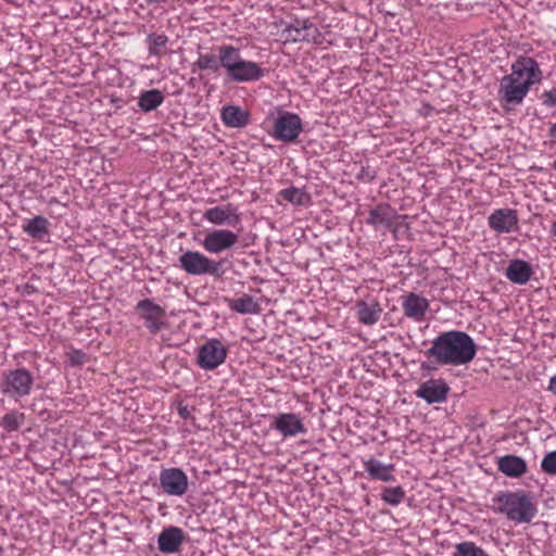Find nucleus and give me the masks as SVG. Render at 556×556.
<instances>
[{"label": "nucleus", "instance_id": "nucleus-1", "mask_svg": "<svg viewBox=\"0 0 556 556\" xmlns=\"http://www.w3.org/2000/svg\"><path fill=\"white\" fill-rule=\"evenodd\" d=\"M473 339L460 330L441 332L426 352L439 365L462 366L470 363L477 354Z\"/></svg>", "mask_w": 556, "mask_h": 556}, {"label": "nucleus", "instance_id": "nucleus-2", "mask_svg": "<svg viewBox=\"0 0 556 556\" xmlns=\"http://www.w3.org/2000/svg\"><path fill=\"white\" fill-rule=\"evenodd\" d=\"M493 502L500 504L497 513L518 523H529L538 514L532 497L522 490L500 492L493 497Z\"/></svg>", "mask_w": 556, "mask_h": 556}, {"label": "nucleus", "instance_id": "nucleus-3", "mask_svg": "<svg viewBox=\"0 0 556 556\" xmlns=\"http://www.w3.org/2000/svg\"><path fill=\"white\" fill-rule=\"evenodd\" d=\"M222 64L228 78L238 84L257 81L265 76V68L260 63L244 60L240 49L231 45L223 50Z\"/></svg>", "mask_w": 556, "mask_h": 556}, {"label": "nucleus", "instance_id": "nucleus-4", "mask_svg": "<svg viewBox=\"0 0 556 556\" xmlns=\"http://www.w3.org/2000/svg\"><path fill=\"white\" fill-rule=\"evenodd\" d=\"M223 261H215L199 251L188 250L179 256V266L191 276H204L219 278L224 274Z\"/></svg>", "mask_w": 556, "mask_h": 556}, {"label": "nucleus", "instance_id": "nucleus-5", "mask_svg": "<svg viewBox=\"0 0 556 556\" xmlns=\"http://www.w3.org/2000/svg\"><path fill=\"white\" fill-rule=\"evenodd\" d=\"M303 131L300 116L292 112L279 111L274 121L273 136L282 142H294Z\"/></svg>", "mask_w": 556, "mask_h": 556}, {"label": "nucleus", "instance_id": "nucleus-6", "mask_svg": "<svg viewBox=\"0 0 556 556\" xmlns=\"http://www.w3.org/2000/svg\"><path fill=\"white\" fill-rule=\"evenodd\" d=\"M228 350L218 339H210L199 348L197 365L204 370H214L227 357Z\"/></svg>", "mask_w": 556, "mask_h": 556}, {"label": "nucleus", "instance_id": "nucleus-7", "mask_svg": "<svg viewBox=\"0 0 556 556\" xmlns=\"http://www.w3.org/2000/svg\"><path fill=\"white\" fill-rule=\"evenodd\" d=\"M159 481L163 492L169 496H184L189 489L188 476L178 467L162 469Z\"/></svg>", "mask_w": 556, "mask_h": 556}, {"label": "nucleus", "instance_id": "nucleus-8", "mask_svg": "<svg viewBox=\"0 0 556 556\" xmlns=\"http://www.w3.org/2000/svg\"><path fill=\"white\" fill-rule=\"evenodd\" d=\"M136 311L143 319L144 326L150 333L156 334L166 327L165 309L152 300H140L136 305Z\"/></svg>", "mask_w": 556, "mask_h": 556}, {"label": "nucleus", "instance_id": "nucleus-9", "mask_svg": "<svg viewBox=\"0 0 556 556\" xmlns=\"http://www.w3.org/2000/svg\"><path fill=\"white\" fill-rule=\"evenodd\" d=\"M531 81L519 83L510 77L504 76L498 88V99L502 104L516 106L522 103L529 93Z\"/></svg>", "mask_w": 556, "mask_h": 556}, {"label": "nucleus", "instance_id": "nucleus-10", "mask_svg": "<svg viewBox=\"0 0 556 556\" xmlns=\"http://www.w3.org/2000/svg\"><path fill=\"white\" fill-rule=\"evenodd\" d=\"M510 71L506 76L519 83L531 81V85H535L543 78L539 63L530 56H518L511 64Z\"/></svg>", "mask_w": 556, "mask_h": 556}, {"label": "nucleus", "instance_id": "nucleus-11", "mask_svg": "<svg viewBox=\"0 0 556 556\" xmlns=\"http://www.w3.org/2000/svg\"><path fill=\"white\" fill-rule=\"evenodd\" d=\"M239 241V236L229 229H214L204 236L203 249L211 254H219L232 249Z\"/></svg>", "mask_w": 556, "mask_h": 556}, {"label": "nucleus", "instance_id": "nucleus-12", "mask_svg": "<svg viewBox=\"0 0 556 556\" xmlns=\"http://www.w3.org/2000/svg\"><path fill=\"white\" fill-rule=\"evenodd\" d=\"M270 429L279 432L285 439L305 434L307 431L302 418L295 413L274 415L270 421Z\"/></svg>", "mask_w": 556, "mask_h": 556}, {"label": "nucleus", "instance_id": "nucleus-13", "mask_svg": "<svg viewBox=\"0 0 556 556\" xmlns=\"http://www.w3.org/2000/svg\"><path fill=\"white\" fill-rule=\"evenodd\" d=\"M488 226L496 233H509L519 229L518 213L514 208H496L488 217Z\"/></svg>", "mask_w": 556, "mask_h": 556}, {"label": "nucleus", "instance_id": "nucleus-14", "mask_svg": "<svg viewBox=\"0 0 556 556\" xmlns=\"http://www.w3.org/2000/svg\"><path fill=\"white\" fill-rule=\"evenodd\" d=\"M450 387L443 379H429L419 384L415 396L428 404H440L446 401Z\"/></svg>", "mask_w": 556, "mask_h": 556}, {"label": "nucleus", "instance_id": "nucleus-15", "mask_svg": "<svg viewBox=\"0 0 556 556\" xmlns=\"http://www.w3.org/2000/svg\"><path fill=\"white\" fill-rule=\"evenodd\" d=\"M396 218L397 213L389 203H379L369 211L366 224L375 230L394 229Z\"/></svg>", "mask_w": 556, "mask_h": 556}, {"label": "nucleus", "instance_id": "nucleus-16", "mask_svg": "<svg viewBox=\"0 0 556 556\" xmlns=\"http://www.w3.org/2000/svg\"><path fill=\"white\" fill-rule=\"evenodd\" d=\"M401 305L407 318L420 323L425 319L430 303L426 298L415 292H408L401 296Z\"/></svg>", "mask_w": 556, "mask_h": 556}, {"label": "nucleus", "instance_id": "nucleus-17", "mask_svg": "<svg viewBox=\"0 0 556 556\" xmlns=\"http://www.w3.org/2000/svg\"><path fill=\"white\" fill-rule=\"evenodd\" d=\"M185 541V532L181 528L169 526L164 528L157 538L159 549L164 554H174L179 551Z\"/></svg>", "mask_w": 556, "mask_h": 556}, {"label": "nucleus", "instance_id": "nucleus-18", "mask_svg": "<svg viewBox=\"0 0 556 556\" xmlns=\"http://www.w3.org/2000/svg\"><path fill=\"white\" fill-rule=\"evenodd\" d=\"M205 220L213 225H235L240 217L237 207L230 203L222 206H214L206 210L203 214Z\"/></svg>", "mask_w": 556, "mask_h": 556}, {"label": "nucleus", "instance_id": "nucleus-19", "mask_svg": "<svg viewBox=\"0 0 556 556\" xmlns=\"http://www.w3.org/2000/svg\"><path fill=\"white\" fill-rule=\"evenodd\" d=\"M33 378L26 369L11 371L5 379L7 391L17 395L28 394Z\"/></svg>", "mask_w": 556, "mask_h": 556}, {"label": "nucleus", "instance_id": "nucleus-20", "mask_svg": "<svg viewBox=\"0 0 556 556\" xmlns=\"http://www.w3.org/2000/svg\"><path fill=\"white\" fill-rule=\"evenodd\" d=\"M497 469L509 478H519L527 472L526 460L517 455H504L497 458Z\"/></svg>", "mask_w": 556, "mask_h": 556}, {"label": "nucleus", "instance_id": "nucleus-21", "mask_svg": "<svg viewBox=\"0 0 556 556\" xmlns=\"http://www.w3.org/2000/svg\"><path fill=\"white\" fill-rule=\"evenodd\" d=\"M532 274V266L528 262L519 258L510 261L505 271L506 278L517 285H526Z\"/></svg>", "mask_w": 556, "mask_h": 556}, {"label": "nucleus", "instance_id": "nucleus-22", "mask_svg": "<svg viewBox=\"0 0 556 556\" xmlns=\"http://www.w3.org/2000/svg\"><path fill=\"white\" fill-rule=\"evenodd\" d=\"M363 466L371 479L380 480L383 482H391L395 480L393 475V464H383L376 458H369L363 462Z\"/></svg>", "mask_w": 556, "mask_h": 556}, {"label": "nucleus", "instance_id": "nucleus-23", "mask_svg": "<svg viewBox=\"0 0 556 556\" xmlns=\"http://www.w3.org/2000/svg\"><path fill=\"white\" fill-rule=\"evenodd\" d=\"M220 118L227 127L243 128L250 122V113L237 105H226L222 109Z\"/></svg>", "mask_w": 556, "mask_h": 556}, {"label": "nucleus", "instance_id": "nucleus-24", "mask_svg": "<svg viewBox=\"0 0 556 556\" xmlns=\"http://www.w3.org/2000/svg\"><path fill=\"white\" fill-rule=\"evenodd\" d=\"M358 321L366 326L377 324L381 317L382 308L377 301H358L356 303Z\"/></svg>", "mask_w": 556, "mask_h": 556}, {"label": "nucleus", "instance_id": "nucleus-25", "mask_svg": "<svg viewBox=\"0 0 556 556\" xmlns=\"http://www.w3.org/2000/svg\"><path fill=\"white\" fill-rule=\"evenodd\" d=\"M285 33L287 34L288 40L316 41L318 30L312 23L304 21L302 23L296 22V25H289Z\"/></svg>", "mask_w": 556, "mask_h": 556}, {"label": "nucleus", "instance_id": "nucleus-26", "mask_svg": "<svg viewBox=\"0 0 556 556\" xmlns=\"http://www.w3.org/2000/svg\"><path fill=\"white\" fill-rule=\"evenodd\" d=\"M224 49H229V45H223L218 47V54L213 53H201L193 66L200 71H211L217 73L223 68L222 54Z\"/></svg>", "mask_w": 556, "mask_h": 556}, {"label": "nucleus", "instance_id": "nucleus-27", "mask_svg": "<svg viewBox=\"0 0 556 556\" xmlns=\"http://www.w3.org/2000/svg\"><path fill=\"white\" fill-rule=\"evenodd\" d=\"M228 307L239 314H257L260 306L250 294H243L238 299H226Z\"/></svg>", "mask_w": 556, "mask_h": 556}, {"label": "nucleus", "instance_id": "nucleus-28", "mask_svg": "<svg viewBox=\"0 0 556 556\" xmlns=\"http://www.w3.org/2000/svg\"><path fill=\"white\" fill-rule=\"evenodd\" d=\"M164 101V94L159 89L142 91L138 98V106L142 112H151L157 109Z\"/></svg>", "mask_w": 556, "mask_h": 556}, {"label": "nucleus", "instance_id": "nucleus-29", "mask_svg": "<svg viewBox=\"0 0 556 556\" xmlns=\"http://www.w3.org/2000/svg\"><path fill=\"white\" fill-rule=\"evenodd\" d=\"M168 41L169 38L165 34H149L146 39L149 54L157 58L163 56L166 53V46Z\"/></svg>", "mask_w": 556, "mask_h": 556}, {"label": "nucleus", "instance_id": "nucleus-30", "mask_svg": "<svg viewBox=\"0 0 556 556\" xmlns=\"http://www.w3.org/2000/svg\"><path fill=\"white\" fill-rule=\"evenodd\" d=\"M279 195L285 200L295 205H306L311 201V195L304 190L296 187H289L282 189Z\"/></svg>", "mask_w": 556, "mask_h": 556}, {"label": "nucleus", "instance_id": "nucleus-31", "mask_svg": "<svg viewBox=\"0 0 556 556\" xmlns=\"http://www.w3.org/2000/svg\"><path fill=\"white\" fill-rule=\"evenodd\" d=\"M453 556H490L482 547L471 541L457 543Z\"/></svg>", "mask_w": 556, "mask_h": 556}, {"label": "nucleus", "instance_id": "nucleus-32", "mask_svg": "<svg viewBox=\"0 0 556 556\" xmlns=\"http://www.w3.org/2000/svg\"><path fill=\"white\" fill-rule=\"evenodd\" d=\"M405 498V491L401 485L384 488L381 492V500L390 505L397 506Z\"/></svg>", "mask_w": 556, "mask_h": 556}, {"label": "nucleus", "instance_id": "nucleus-33", "mask_svg": "<svg viewBox=\"0 0 556 556\" xmlns=\"http://www.w3.org/2000/svg\"><path fill=\"white\" fill-rule=\"evenodd\" d=\"M541 469L551 476H556V451L547 453L542 462Z\"/></svg>", "mask_w": 556, "mask_h": 556}, {"label": "nucleus", "instance_id": "nucleus-34", "mask_svg": "<svg viewBox=\"0 0 556 556\" xmlns=\"http://www.w3.org/2000/svg\"><path fill=\"white\" fill-rule=\"evenodd\" d=\"M376 177L377 170L369 165L361 166L359 172L356 174V179L363 182H371Z\"/></svg>", "mask_w": 556, "mask_h": 556}, {"label": "nucleus", "instance_id": "nucleus-35", "mask_svg": "<svg viewBox=\"0 0 556 556\" xmlns=\"http://www.w3.org/2000/svg\"><path fill=\"white\" fill-rule=\"evenodd\" d=\"M87 361V355L80 350H72L68 353V362L72 366L83 365Z\"/></svg>", "mask_w": 556, "mask_h": 556}, {"label": "nucleus", "instance_id": "nucleus-36", "mask_svg": "<svg viewBox=\"0 0 556 556\" xmlns=\"http://www.w3.org/2000/svg\"><path fill=\"white\" fill-rule=\"evenodd\" d=\"M540 99L542 104L547 108L556 106V88H552L551 90H545Z\"/></svg>", "mask_w": 556, "mask_h": 556}, {"label": "nucleus", "instance_id": "nucleus-37", "mask_svg": "<svg viewBox=\"0 0 556 556\" xmlns=\"http://www.w3.org/2000/svg\"><path fill=\"white\" fill-rule=\"evenodd\" d=\"M2 425L9 431L16 430L18 428L17 416L14 414H7L2 418Z\"/></svg>", "mask_w": 556, "mask_h": 556}, {"label": "nucleus", "instance_id": "nucleus-38", "mask_svg": "<svg viewBox=\"0 0 556 556\" xmlns=\"http://www.w3.org/2000/svg\"><path fill=\"white\" fill-rule=\"evenodd\" d=\"M48 220L41 216H37V241L43 240L48 231Z\"/></svg>", "mask_w": 556, "mask_h": 556}, {"label": "nucleus", "instance_id": "nucleus-39", "mask_svg": "<svg viewBox=\"0 0 556 556\" xmlns=\"http://www.w3.org/2000/svg\"><path fill=\"white\" fill-rule=\"evenodd\" d=\"M23 228L30 237L35 238V217L27 219Z\"/></svg>", "mask_w": 556, "mask_h": 556}, {"label": "nucleus", "instance_id": "nucleus-40", "mask_svg": "<svg viewBox=\"0 0 556 556\" xmlns=\"http://www.w3.org/2000/svg\"><path fill=\"white\" fill-rule=\"evenodd\" d=\"M178 415L182 419H188L190 417V410L187 405L179 404L178 406Z\"/></svg>", "mask_w": 556, "mask_h": 556}, {"label": "nucleus", "instance_id": "nucleus-41", "mask_svg": "<svg viewBox=\"0 0 556 556\" xmlns=\"http://www.w3.org/2000/svg\"><path fill=\"white\" fill-rule=\"evenodd\" d=\"M547 390L556 396V374L551 377Z\"/></svg>", "mask_w": 556, "mask_h": 556}, {"label": "nucleus", "instance_id": "nucleus-42", "mask_svg": "<svg viewBox=\"0 0 556 556\" xmlns=\"http://www.w3.org/2000/svg\"><path fill=\"white\" fill-rule=\"evenodd\" d=\"M548 137L556 138V123L551 125L548 129Z\"/></svg>", "mask_w": 556, "mask_h": 556}, {"label": "nucleus", "instance_id": "nucleus-43", "mask_svg": "<svg viewBox=\"0 0 556 556\" xmlns=\"http://www.w3.org/2000/svg\"><path fill=\"white\" fill-rule=\"evenodd\" d=\"M549 232L552 236L556 237V219L552 223Z\"/></svg>", "mask_w": 556, "mask_h": 556}, {"label": "nucleus", "instance_id": "nucleus-44", "mask_svg": "<svg viewBox=\"0 0 556 556\" xmlns=\"http://www.w3.org/2000/svg\"><path fill=\"white\" fill-rule=\"evenodd\" d=\"M146 2L149 4H153V3L166 2V0H146Z\"/></svg>", "mask_w": 556, "mask_h": 556}, {"label": "nucleus", "instance_id": "nucleus-45", "mask_svg": "<svg viewBox=\"0 0 556 556\" xmlns=\"http://www.w3.org/2000/svg\"><path fill=\"white\" fill-rule=\"evenodd\" d=\"M0 556H3V548L0 546Z\"/></svg>", "mask_w": 556, "mask_h": 556}]
</instances>
